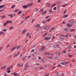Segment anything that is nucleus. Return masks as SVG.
I'll list each match as a JSON object with an SVG mask.
<instances>
[{
    "instance_id": "4468645a",
    "label": "nucleus",
    "mask_w": 76,
    "mask_h": 76,
    "mask_svg": "<svg viewBox=\"0 0 76 76\" xmlns=\"http://www.w3.org/2000/svg\"><path fill=\"white\" fill-rule=\"evenodd\" d=\"M41 61L42 62L44 63L45 62H46V59L45 58H43L41 59Z\"/></svg>"
},
{
    "instance_id": "412c9836",
    "label": "nucleus",
    "mask_w": 76,
    "mask_h": 76,
    "mask_svg": "<svg viewBox=\"0 0 76 76\" xmlns=\"http://www.w3.org/2000/svg\"><path fill=\"white\" fill-rule=\"evenodd\" d=\"M39 26V24H38L36 25L34 27L35 28H38Z\"/></svg>"
},
{
    "instance_id": "ea45409f",
    "label": "nucleus",
    "mask_w": 76,
    "mask_h": 76,
    "mask_svg": "<svg viewBox=\"0 0 76 76\" xmlns=\"http://www.w3.org/2000/svg\"><path fill=\"white\" fill-rule=\"evenodd\" d=\"M57 5V4H54L52 5V7H53L54 6H56Z\"/></svg>"
},
{
    "instance_id": "cd10ccee",
    "label": "nucleus",
    "mask_w": 76,
    "mask_h": 76,
    "mask_svg": "<svg viewBox=\"0 0 76 76\" xmlns=\"http://www.w3.org/2000/svg\"><path fill=\"white\" fill-rule=\"evenodd\" d=\"M5 33L4 32H3V31H0V35H1V34H4Z\"/></svg>"
},
{
    "instance_id": "f704fd0d",
    "label": "nucleus",
    "mask_w": 76,
    "mask_h": 76,
    "mask_svg": "<svg viewBox=\"0 0 76 76\" xmlns=\"http://www.w3.org/2000/svg\"><path fill=\"white\" fill-rule=\"evenodd\" d=\"M21 13H22V11H20L18 13V15H20V14H21Z\"/></svg>"
},
{
    "instance_id": "052dcab7",
    "label": "nucleus",
    "mask_w": 76,
    "mask_h": 76,
    "mask_svg": "<svg viewBox=\"0 0 76 76\" xmlns=\"http://www.w3.org/2000/svg\"><path fill=\"white\" fill-rule=\"evenodd\" d=\"M66 12H67V10H65L63 12V14H65V13Z\"/></svg>"
},
{
    "instance_id": "de8ad7c7",
    "label": "nucleus",
    "mask_w": 76,
    "mask_h": 76,
    "mask_svg": "<svg viewBox=\"0 0 76 76\" xmlns=\"http://www.w3.org/2000/svg\"><path fill=\"white\" fill-rule=\"evenodd\" d=\"M30 34V33H28L26 35V37H28V36H29V35Z\"/></svg>"
},
{
    "instance_id": "69168bd1",
    "label": "nucleus",
    "mask_w": 76,
    "mask_h": 76,
    "mask_svg": "<svg viewBox=\"0 0 76 76\" xmlns=\"http://www.w3.org/2000/svg\"><path fill=\"white\" fill-rule=\"evenodd\" d=\"M39 60H41V58L40 57L38 56Z\"/></svg>"
},
{
    "instance_id": "4c0bfd02",
    "label": "nucleus",
    "mask_w": 76,
    "mask_h": 76,
    "mask_svg": "<svg viewBox=\"0 0 76 76\" xmlns=\"http://www.w3.org/2000/svg\"><path fill=\"white\" fill-rule=\"evenodd\" d=\"M8 16H9L10 17H11V18H12L13 17V16L12 15H8Z\"/></svg>"
},
{
    "instance_id": "2eb2a0df",
    "label": "nucleus",
    "mask_w": 76,
    "mask_h": 76,
    "mask_svg": "<svg viewBox=\"0 0 76 76\" xmlns=\"http://www.w3.org/2000/svg\"><path fill=\"white\" fill-rule=\"evenodd\" d=\"M45 40H50V38L49 37H45Z\"/></svg>"
},
{
    "instance_id": "f3484780",
    "label": "nucleus",
    "mask_w": 76,
    "mask_h": 76,
    "mask_svg": "<svg viewBox=\"0 0 76 76\" xmlns=\"http://www.w3.org/2000/svg\"><path fill=\"white\" fill-rule=\"evenodd\" d=\"M54 47L55 48H59V46L57 45H54Z\"/></svg>"
},
{
    "instance_id": "13d9d810",
    "label": "nucleus",
    "mask_w": 76,
    "mask_h": 76,
    "mask_svg": "<svg viewBox=\"0 0 76 76\" xmlns=\"http://www.w3.org/2000/svg\"><path fill=\"white\" fill-rule=\"evenodd\" d=\"M69 57H73V55H69Z\"/></svg>"
},
{
    "instance_id": "37998d69",
    "label": "nucleus",
    "mask_w": 76,
    "mask_h": 76,
    "mask_svg": "<svg viewBox=\"0 0 76 76\" xmlns=\"http://www.w3.org/2000/svg\"><path fill=\"white\" fill-rule=\"evenodd\" d=\"M75 31L74 29H71L70 30V32H73V31Z\"/></svg>"
},
{
    "instance_id": "8fccbe9b",
    "label": "nucleus",
    "mask_w": 76,
    "mask_h": 76,
    "mask_svg": "<svg viewBox=\"0 0 76 76\" xmlns=\"http://www.w3.org/2000/svg\"><path fill=\"white\" fill-rule=\"evenodd\" d=\"M58 44H63L62 42H61L60 41H58Z\"/></svg>"
},
{
    "instance_id": "6e6d98bb",
    "label": "nucleus",
    "mask_w": 76,
    "mask_h": 76,
    "mask_svg": "<svg viewBox=\"0 0 76 76\" xmlns=\"http://www.w3.org/2000/svg\"><path fill=\"white\" fill-rule=\"evenodd\" d=\"M10 46V45L9 44H8L7 45V47L6 48H8V47H9V46Z\"/></svg>"
},
{
    "instance_id": "79ce46f5",
    "label": "nucleus",
    "mask_w": 76,
    "mask_h": 76,
    "mask_svg": "<svg viewBox=\"0 0 76 76\" xmlns=\"http://www.w3.org/2000/svg\"><path fill=\"white\" fill-rule=\"evenodd\" d=\"M20 46H18L17 47V49L16 50H18L19 49V48H20Z\"/></svg>"
},
{
    "instance_id": "0eeeda50",
    "label": "nucleus",
    "mask_w": 76,
    "mask_h": 76,
    "mask_svg": "<svg viewBox=\"0 0 76 76\" xmlns=\"http://www.w3.org/2000/svg\"><path fill=\"white\" fill-rule=\"evenodd\" d=\"M28 5H24L23 6V9H26V8H28Z\"/></svg>"
},
{
    "instance_id": "9d476101",
    "label": "nucleus",
    "mask_w": 76,
    "mask_h": 76,
    "mask_svg": "<svg viewBox=\"0 0 76 76\" xmlns=\"http://www.w3.org/2000/svg\"><path fill=\"white\" fill-rule=\"evenodd\" d=\"M26 58V56H24L22 58V61H25Z\"/></svg>"
},
{
    "instance_id": "e433bc0d",
    "label": "nucleus",
    "mask_w": 76,
    "mask_h": 76,
    "mask_svg": "<svg viewBox=\"0 0 76 76\" xmlns=\"http://www.w3.org/2000/svg\"><path fill=\"white\" fill-rule=\"evenodd\" d=\"M30 16H28L27 17H26V18H25V19H24V20H26L27 19H28L29 18H30Z\"/></svg>"
},
{
    "instance_id": "f8f14e48",
    "label": "nucleus",
    "mask_w": 76,
    "mask_h": 76,
    "mask_svg": "<svg viewBox=\"0 0 76 76\" xmlns=\"http://www.w3.org/2000/svg\"><path fill=\"white\" fill-rule=\"evenodd\" d=\"M45 54L46 55H49V56H52V55H53V54L50 53H46Z\"/></svg>"
},
{
    "instance_id": "20e7f679",
    "label": "nucleus",
    "mask_w": 76,
    "mask_h": 76,
    "mask_svg": "<svg viewBox=\"0 0 76 76\" xmlns=\"http://www.w3.org/2000/svg\"><path fill=\"white\" fill-rule=\"evenodd\" d=\"M50 28V26L48 25L45 26L44 28V30H47Z\"/></svg>"
},
{
    "instance_id": "e2e57ef3",
    "label": "nucleus",
    "mask_w": 76,
    "mask_h": 76,
    "mask_svg": "<svg viewBox=\"0 0 76 76\" xmlns=\"http://www.w3.org/2000/svg\"><path fill=\"white\" fill-rule=\"evenodd\" d=\"M12 66H11L10 67H9L10 69H11L12 68Z\"/></svg>"
},
{
    "instance_id": "0e129e2a",
    "label": "nucleus",
    "mask_w": 76,
    "mask_h": 76,
    "mask_svg": "<svg viewBox=\"0 0 76 76\" xmlns=\"http://www.w3.org/2000/svg\"><path fill=\"white\" fill-rule=\"evenodd\" d=\"M13 27H11L9 28L10 29H13Z\"/></svg>"
},
{
    "instance_id": "09e8293b",
    "label": "nucleus",
    "mask_w": 76,
    "mask_h": 76,
    "mask_svg": "<svg viewBox=\"0 0 76 76\" xmlns=\"http://www.w3.org/2000/svg\"><path fill=\"white\" fill-rule=\"evenodd\" d=\"M41 0H38L37 1V3H40V2H41Z\"/></svg>"
},
{
    "instance_id": "a18cd8bd",
    "label": "nucleus",
    "mask_w": 76,
    "mask_h": 76,
    "mask_svg": "<svg viewBox=\"0 0 76 76\" xmlns=\"http://www.w3.org/2000/svg\"><path fill=\"white\" fill-rule=\"evenodd\" d=\"M34 51H35V50L34 49H33L31 51V53H33V52H34Z\"/></svg>"
},
{
    "instance_id": "58836bf2",
    "label": "nucleus",
    "mask_w": 76,
    "mask_h": 76,
    "mask_svg": "<svg viewBox=\"0 0 76 76\" xmlns=\"http://www.w3.org/2000/svg\"><path fill=\"white\" fill-rule=\"evenodd\" d=\"M6 65L2 67L1 68V69H5V68H6Z\"/></svg>"
},
{
    "instance_id": "ddd939ff",
    "label": "nucleus",
    "mask_w": 76,
    "mask_h": 76,
    "mask_svg": "<svg viewBox=\"0 0 76 76\" xmlns=\"http://www.w3.org/2000/svg\"><path fill=\"white\" fill-rule=\"evenodd\" d=\"M34 4V3H30L28 4H27V5L28 6V7H30V6H32V5H33V4Z\"/></svg>"
},
{
    "instance_id": "774afa93",
    "label": "nucleus",
    "mask_w": 76,
    "mask_h": 76,
    "mask_svg": "<svg viewBox=\"0 0 76 76\" xmlns=\"http://www.w3.org/2000/svg\"><path fill=\"white\" fill-rule=\"evenodd\" d=\"M62 23L63 24H66V22H65V21H64Z\"/></svg>"
},
{
    "instance_id": "1a4fd4ad",
    "label": "nucleus",
    "mask_w": 76,
    "mask_h": 76,
    "mask_svg": "<svg viewBox=\"0 0 76 76\" xmlns=\"http://www.w3.org/2000/svg\"><path fill=\"white\" fill-rule=\"evenodd\" d=\"M65 31H66V32H68V31H70V29L68 28H66L64 29Z\"/></svg>"
},
{
    "instance_id": "9b49d317",
    "label": "nucleus",
    "mask_w": 76,
    "mask_h": 76,
    "mask_svg": "<svg viewBox=\"0 0 76 76\" xmlns=\"http://www.w3.org/2000/svg\"><path fill=\"white\" fill-rule=\"evenodd\" d=\"M27 31V29L24 30L23 31V32L22 34H25V33H26V32Z\"/></svg>"
},
{
    "instance_id": "7c9ffc66",
    "label": "nucleus",
    "mask_w": 76,
    "mask_h": 76,
    "mask_svg": "<svg viewBox=\"0 0 76 76\" xmlns=\"http://www.w3.org/2000/svg\"><path fill=\"white\" fill-rule=\"evenodd\" d=\"M67 4H65V5H62L61 6V7H66V6H67Z\"/></svg>"
},
{
    "instance_id": "a19ab883",
    "label": "nucleus",
    "mask_w": 76,
    "mask_h": 76,
    "mask_svg": "<svg viewBox=\"0 0 76 76\" xmlns=\"http://www.w3.org/2000/svg\"><path fill=\"white\" fill-rule=\"evenodd\" d=\"M15 7V5L14 4L11 7V8L13 9V8H14Z\"/></svg>"
},
{
    "instance_id": "b1692460",
    "label": "nucleus",
    "mask_w": 76,
    "mask_h": 76,
    "mask_svg": "<svg viewBox=\"0 0 76 76\" xmlns=\"http://www.w3.org/2000/svg\"><path fill=\"white\" fill-rule=\"evenodd\" d=\"M61 64H62V65H64V66H66V64H65V63H64L63 62H62L61 63Z\"/></svg>"
},
{
    "instance_id": "5701e85b",
    "label": "nucleus",
    "mask_w": 76,
    "mask_h": 76,
    "mask_svg": "<svg viewBox=\"0 0 76 76\" xmlns=\"http://www.w3.org/2000/svg\"><path fill=\"white\" fill-rule=\"evenodd\" d=\"M0 17L2 19H4V18H6V15H4L3 16H1Z\"/></svg>"
},
{
    "instance_id": "bf43d9fd",
    "label": "nucleus",
    "mask_w": 76,
    "mask_h": 76,
    "mask_svg": "<svg viewBox=\"0 0 76 76\" xmlns=\"http://www.w3.org/2000/svg\"><path fill=\"white\" fill-rule=\"evenodd\" d=\"M6 70L7 71L9 70H10V69L9 68V67L8 68L6 69Z\"/></svg>"
},
{
    "instance_id": "7ed1b4c3",
    "label": "nucleus",
    "mask_w": 76,
    "mask_h": 76,
    "mask_svg": "<svg viewBox=\"0 0 76 76\" xmlns=\"http://www.w3.org/2000/svg\"><path fill=\"white\" fill-rule=\"evenodd\" d=\"M71 37V34L69 33H68L66 35H64V37Z\"/></svg>"
},
{
    "instance_id": "c9c22d12",
    "label": "nucleus",
    "mask_w": 76,
    "mask_h": 76,
    "mask_svg": "<svg viewBox=\"0 0 76 76\" xmlns=\"http://www.w3.org/2000/svg\"><path fill=\"white\" fill-rule=\"evenodd\" d=\"M70 23H71V24H72V25L74 24V21L73 20H71L70 21Z\"/></svg>"
},
{
    "instance_id": "c85d7f7f",
    "label": "nucleus",
    "mask_w": 76,
    "mask_h": 76,
    "mask_svg": "<svg viewBox=\"0 0 76 76\" xmlns=\"http://www.w3.org/2000/svg\"><path fill=\"white\" fill-rule=\"evenodd\" d=\"M62 53H66V51L65 50H64L62 51Z\"/></svg>"
},
{
    "instance_id": "49530a36",
    "label": "nucleus",
    "mask_w": 76,
    "mask_h": 76,
    "mask_svg": "<svg viewBox=\"0 0 76 76\" xmlns=\"http://www.w3.org/2000/svg\"><path fill=\"white\" fill-rule=\"evenodd\" d=\"M49 12L50 13H51V12H53V11H52V10H51V9L49 10Z\"/></svg>"
},
{
    "instance_id": "423d86ee",
    "label": "nucleus",
    "mask_w": 76,
    "mask_h": 76,
    "mask_svg": "<svg viewBox=\"0 0 76 76\" xmlns=\"http://www.w3.org/2000/svg\"><path fill=\"white\" fill-rule=\"evenodd\" d=\"M13 21L12 20H7V23H12Z\"/></svg>"
},
{
    "instance_id": "dca6fc26",
    "label": "nucleus",
    "mask_w": 76,
    "mask_h": 76,
    "mask_svg": "<svg viewBox=\"0 0 76 76\" xmlns=\"http://www.w3.org/2000/svg\"><path fill=\"white\" fill-rule=\"evenodd\" d=\"M60 54H61V53L60 52H57L56 54V56H60Z\"/></svg>"
},
{
    "instance_id": "4d7b16f0",
    "label": "nucleus",
    "mask_w": 76,
    "mask_h": 76,
    "mask_svg": "<svg viewBox=\"0 0 76 76\" xmlns=\"http://www.w3.org/2000/svg\"><path fill=\"white\" fill-rule=\"evenodd\" d=\"M17 65L19 67H20V64H19V63H18L17 64Z\"/></svg>"
},
{
    "instance_id": "473e14b6",
    "label": "nucleus",
    "mask_w": 76,
    "mask_h": 76,
    "mask_svg": "<svg viewBox=\"0 0 76 76\" xmlns=\"http://www.w3.org/2000/svg\"><path fill=\"white\" fill-rule=\"evenodd\" d=\"M7 22L6 21V23L4 22V25H3V26H5V25H6V24H7Z\"/></svg>"
},
{
    "instance_id": "2f4dec72",
    "label": "nucleus",
    "mask_w": 76,
    "mask_h": 76,
    "mask_svg": "<svg viewBox=\"0 0 76 76\" xmlns=\"http://www.w3.org/2000/svg\"><path fill=\"white\" fill-rule=\"evenodd\" d=\"M48 33V32H46L43 36V37H44V36H45V35H47V33Z\"/></svg>"
},
{
    "instance_id": "f03ea898",
    "label": "nucleus",
    "mask_w": 76,
    "mask_h": 76,
    "mask_svg": "<svg viewBox=\"0 0 76 76\" xmlns=\"http://www.w3.org/2000/svg\"><path fill=\"white\" fill-rule=\"evenodd\" d=\"M43 10V9H42L40 11L42 13V15H45L46 13H47V11L45 10V11H42Z\"/></svg>"
},
{
    "instance_id": "3c124183",
    "label": "nucleus",
    "mask_w": 76,
    "mask_h": 76,
    "mask_svg": "<svg viewBox=\"0 0 76 76\" xmlns=\"http://www.w3.org/2000/svg\"><path fill=\"white\" fill-rule=\"evenodd\" d=\"M34 20H35V19H32V20L31 21V23H33V22H34Z\"/></svg>"
},
{
    "instance_id": "680f3d73",
    "label": "nucleus",
    "mask_w": 76,
    "mask_h": 76,
    "mask_svg": "<svg viewBox=\"0 0 76 76\" xmlns=\"http://www.w3.org/2000/svg\"><path fill=\"white\" fill-rule=\"evenodd\" d=\"M3 48V47H0V51H1V50Z\"/></svg>"
},
{
    "instance_id": "338daca9",
    "label": "nucleus",
    "mask_w": 76,
    "mask_h": 76,
    "mask_svg": "<svg viewBox=\"0 0 76 76\" xmlns=\"http://www.w3.org/2000/svg\"><path fill=\"white\" fill-rule=\"evenodd\" d=\"M54 28L53 27V28H51V30L53 31V30H54Z\"/></svg>"
},
{
    "instance_id": "6e6552de",
    "label": "nucleus",
    "mask_w": 76,
    "mask_h": 76,
    "mask_svg": "<svg viewBox=\"0 0 76 76\" xmlns=\"http://www.w3.org/2000/svg\"><path fill=\"white\" fill-rule=\"evenodd\" d=\"M5 7V5H2L0 6V9H3L4 7Z\"/></svg>"
},
{
    "instance_id": "39448f33",
    "label": "nucleus",
    "mask_w": 76,
    "mask_h": 76,
    "mask_svg": "<svg viewBox=\"0 0 76 76\" xmlns=\"http://www.w3.org/2000/svg\"><path fill=\"white\" fill-rule=\"evenodd\" d=\"M16 48V46L12 48L10 50V51H12L15 50Z\"/></svg>"
},
{
    "instance_id": "864d4df0",
    "label": "nucleus",
    "mask_w": 76,
    "mask_h": 76,
    "mask_svg": "<svg viewBox=\"0 0 76 76\" xmlns=\"http://www.w3.org/2000/svg\"><path fill=\"white\" fill-rule=\"evenodd\" d=\"M64 35L63 34H60L59 35L60 37H64Z\"/></svg>"
},
{
    "instance_id": "393cba45",
    "label": "nucleus",
    "mask_w": 76,
    "mask_h": 76,
    "mask_svg": "<svg viewBox=\"0 0 76 76\" xmlns=\"http://www.w3.org/2000/svg\"><path fill=\"white\" fill-rule=\"evenodd\" d=\"M46 6L47 7H50V3H48L46 5Z\"/></svg>"
},
{
    "instance_id": "72a5a7b5",
    "label": "nucleus",
    "mask_w": 76,
    "mask_h": 76,
    "mask_svg": "<svg viewBox=\"0 0 76 76\" xmlns=\"http://www.w3.org/2000/svg\"><path fill=\"white\" fill-rule=\"evenodd\" d=\"M59 39H61V40H64V38L62 37H60Z\"/></svg>"
},
{
    "instance_id": "6ab92c4d",
    "label": "nucleus",
    "mask_w": 76,
    "mask_h": 76,
    "mask_svg": "<svg viewBox=\"0 0 76 76\" xmlns=\"http://www.w3.org/2000/svg\"><path fill=\"white\" fill-rule=\"evenodd\" d=\"M56 74L57 76H60V74L59 73V72H56Z\"/></svg>"
},
{
    "instance_id": "bb28decb",
    "label": "nucleus",
    "mask_w": 76,
    "mask_h": 76,
    "mask_svg": "<svg viewBox=\"0 0 76 76\" xmlns=\"http://www.w3.org/2000/svg\"><path fill=\"white\" fill-rule=\"evenodd\" d=\"M54 58L55 60H58L59 58H58V57L57 56L55 57Z\"/></svg>"
},
{
    "instance_id": "603ef678",
    "label": "nucleus",
    "mask_w": 76,
    "mask_h": 76,
    "mask_svg": "<svg viewBox=\"0 0 76 76\" xmlns=\"http://www.w3.org/2000/svg\"><path fill=\"white\" fill-rule=\"evenodd\" d=\"M36 66H39V63H36L35 64Z\"/></svg>"
},
{
    "instance_id": "f257e3e1",
    "label": "nucleus",
    "mask_w": 76,
    "mask_h": 76,
    "mask_svg": "<svg viewBox=\"0 0 76 76\" xmlns=\"http://www.w3.org/2000/svg\"><path fill=\"white\" fill-rule=\"evenodd\" d=\"M45 46H42L39 49V51L40 52H43L44 50L45 49Z\"/></svg>"
},
{
    "instance_id": "a211bd4d",
    "label": "nucleus",
    "mask_w": 76,
    "mask_h": 76,
    "mask_svg": "<svg viewBox=\"0 0 76 76\" xmlns=\"http://www.w3.org/2000/svg\"><path fill=\"white\" fill-rule=\"evenodd\" d=\"M19 54H20V52H18L17 54H15L14 55V57H17V56H18L19 55Z\"/></svg>"
},
{
    "instance_id": "5fc2aeb1",
    "label": "nucleus",
    "mask_w": 76,
    "mask_h": 76,
    "mask_svg": "<svg viewBox=\"0 0 76 76\" xmlns=\"http://www.w3.org/2000/svg\"><path fill=\"white\" fill-rule=\"evenodd\" d=\"M68 48H72V46H71V45H69V46Z\"/></svg>"
},
{
    "instance_id": "c03bdc74",
    "label": "nucleus",
    "mask_w": 76,
    "mask_h": 76,
    "mask_svg": "<svg viewBox=\"0 0 76 76\" xmlns=\"http://www.w3.org/2000/svg\"><path fill=\"white\" fill-rule=\"evenodd\" d=\"M3 31L4 32H7V29H4L3 30Z\"/></svg>"
},
{
    "instance_id": "4be33fe9",
    "label": "nucleus",
    "mask_w": 76,
    "mask_h": 76,
    "mask_svg": "<svg viewBox=\"0 0 76 76\" xmlns=\"http://www.w3.org/2000/svg\"><path fill=\"white\" fill-rule=\"evenodd\" d=\"M67 17H68V15H65L63 16V18H67Z\"/></svg>"
},
{
    "instance_id": "c756f323",
    "label": "nucleus",
    "mask_w": 76,
    "mask_h": 76,
    "mask_svg": "<svg viewBox=\"0 0 76 76\" xmlns=\"http://www.w3.org/2000/svg\"><path fill=\"white\" fill-rule=\"evenodd\" d=\"M67 26H68L70 28H71V27H72V26L69 24H67Z\"/></svg>"
},
{
    "instance_id": "a878e982",
    "label": "nucleus",
    "mask_w": 76,
    "mask_h": 76,
    "mask_svg": "<svg viewBox=\"0 0 76 76\" xmlns=\"http://www.w3.org/2000/svg\"><path fill=\"white\" fill-rule=\"evenodd\" d=\"M19 10L18 9H16L13 12H19Z\"/></svg>"
},
{
    "instance_id": "aec40b11",
    "label": "nucleus",
    "mask_w": 76,
    "mask_h": 76,
    "mask_svg": "<svg viewBox=\"0 0 76 76\" xmlns=\"http://www.w3.org/2000/svg\"><path fill=\"white\" fill-rule=\"evenodd\" d=\"M47 58H48V59H50V60H53V58L52 57H50L49 56L47 57Z\"/></svg>"
}]
</instances>
